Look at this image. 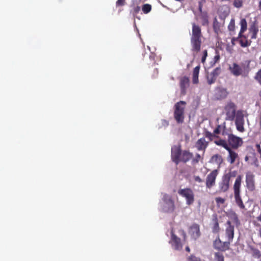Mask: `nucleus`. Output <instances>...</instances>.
Instances as JSON below:
<instances>
[{
  "label": "nucleus",
  "instance_id": "52",
  "mask_svg": "<svg viewBox=\"0 0 261 261\" xmlns=\"http://www.w3.org/2000/svg\"><path fill=\"white\" fill-rule=\"evenodd\" d=\"M181 232H182L184 238H185L186 237V232H185V231L184 230H181Z\"/></svg>",
  "mask_w": 261,
  "mask_h": 261
},
{
  "label": "nucleus",
  "instance_id": "1",
  "mask_svg": "<svg viewBox=\"0 0 261 261\" xmlns=\"http://www.w3.org/2000/svg\"><path fill=\"white\" fill-rule=\"evenodd\" d=\"M202 34L201 28L195 23H192V34L190 38L191 51L193 55L197 54L201 49L202 43Z\"/></svg>",
  "mask_w": 261,
  "mask_h": 261
},
{
  "label": "nucleus",
  "instance_id": "6",
  "mask_svg": "<svg viewBox=\"0 0 261 261\" xmlns=\"http://www.w3.org/2000/svg\"><path fill=\"white\" fill-rule=\"evenodd\" d=\"M234 120L237 130L241 133L244 132L245 131L244 126L245 124L244 111L241 110L237 111Z\"/></svg>",
  "mask_w": 261,
  "mask_h": 261
},
{
  "label": "nucleus",
  "instance_id": "30",
  "mask_svg": "<svg viewBox=\"0 0 261 261\" xmlns=\"http://www.w3.org/2000/svg\"><path fill=\"white\" fill-rule=\"evenodd\" d=\"M235 21L234 19H231L228 25V29L230 32L231 36L235 34Z\"/></svg>",
  "mask_w": 261,
  "mask_h": 261
},
{
  "label": "nucleus",
  "instance_id": "17",
  "mask_svg": "<svg viewBox=\"0 0 261 261\" xmlns=\"http://www.w3.org/2000/svg\"><path fill=\"white\" fill-rule=\"evenodd\" d=\"M221 72V69L220 67L216 68L210 74L207 75L206 79L207 83L211 85L215 82L216 79L219 75Z\"/></svg>",
  "mask_w": 261,
  "mask_h": 261
},
{
  "label": "nucleus",
  "instance_id": "49",
  "mask_svg": "<svg viewBox=\"0 0 261 261\" xmlns=\"http://www.w3.org/2000/svg\"><path fill=\"white\" fill-rule=\"evenodd\" d=\"M255 146H256V148L258 152L260 154V158L261 159V147H260V145L258 144H256Z\"/></svg>",
  "mask_w": 261,
  "mask_h": 261
},
{
  "label": "nucleus",
  "instance_id": "54",
  "mask_svg": "<svg viewBox=\"0 0 261 261\" xmlns=\"http://www.w3.org/2000/svg\"><path fill=\"white\" fill-rule=\"evenodd\" d=\"M186 250L188 252H190V249L189 248V247L187 246L186 247Z\"/></svg>",
  "mask_w": 261,
  "mask_h": 261
},
{
  "label": "nucleus",
  "instance_id": "23",
  "mask_svg": "<svg viewBox=\"0 0 261 261\" xmlns=\"http://www.w3.org/2000/svg\"><path fill=\"white\" fill-rule=\"evenodd\" d=\"M228 152V155L227 156V161L230 163L233 164L236 161V159L238 158V154L234 151L232 150L230 147L226 150Z\"/></svg>",
  "mask_w": 261,
  "mask_h": 261
},
{
  "label": "nucleus",
  "instance_id": "51",
  "mask_svg": "<svg viewBox=\"0 0 261 261\" xmlns=\"http://www.w3.org/2000/svg\"><path fill=\"white\" fill-rule=\"evenodd\" d=\"M201 2H199V9L201 11L202 9V2H205V0H201Z\"/></svg>",
  "mask_w": 261,
  "mask_h": 261
},
{
  "label": "nucleus",
  "instance_id": "55",
  "mask_svg": "<svg viewBox=\"0 0 261 261\" xmlns=\"http://www.w3.org/2000/svg\"><path fill=\"white\" fill-rule=\"evenodd\" d=\"M258 7H259V9L260 10H261V0L259 1V6H258Z\"/></svg>",
  "mask_w": 261,
  "mask_h": 261
},
{
  "label": "nucleus",
  "instance_id": "39",
  "mask_svg": "<svg viewBox=\"0 0 261 261\" xmlns=\"http://www.w3.org/2000/svg\"><path fill=\"white\" fill-rule=\"evenodd\" d=\"M202 56L201 57V62L204 64L205 62L206 57L207 56V50L206 49H204L202 51Z\"/></svg>",
  "mask_w": 261,
  "mask_h": 261
},
{
  "label": "nucleus",
  "instance_id": "31",
  "mask_svg": "<svg viewBox=\"0 0 261 261\" xmlns=\"http://www.w3.org/2000/svg\"><path fill=\"white\" fill-rule=\"evenodd\" d=\"M213 30L215 33L218 35L221 32L220 25L219 23L216 20L213 23Z\"/></svg>",
  "mask_w": 261,
  "mask_h": 261
},
{
  "label": "nucleus",
  "instance_id": "44",
  "mask_svg": "<svg viewBox=\"0 0 261 261\" xmlns=\"http://www.w3.org/2000/svg\"><path fill=\"white\" fill-rule=\"evenodd\" d=\"M188 261H200V259L193 255H191L188 258Z\"/></svg>",
  "mask_w": 261,
  "mask_h": 261
},
{
  "label": "nucleus",
  "instance_id": "38",
  "mask_svg": "<svg viewBox=\"0 0 261 261\" xmlns=\"http://www.w3.org/2000/svg\"><path fill=\"white\" fill-rule=\"evenodd\" d=\"M243 5V0H234L233 6L238 8L241 7Z\"/></svg>",
  "mask_w": 261,
  "mask_h": 261
},
{
  "label": "nucleus",
  "instance_id": "45",
  "mask_svg": "<svg viewBox=\"0 0 261 261\" xmlns=\"http://www.w3.org/2000/svg\"><path fill=\"white\" fill-rule=\"evenodd\" d=\"M125 4V0H117L116 3L117 7L123 6Z\"/></svg>",
  "mask_w": 261,
  "mask_h": 261
},
{
  "label": "nucleus",
  "instance_id": "46",
  "mask_svg": "<svg viewBox=\"0 0 261 261\" xmlns=\"http://www.w3.org/2000/svg\"><path fill=\"white\" fill-rule=\"evenodd\" d=\"M193 179L195 182H198V183H202L203 182V180L201 179L200 176L197 175H194L193 176Z\"/></svg>",
  "mask_w": 261,
  "mask_h": 261
},
{
  "label": "nucleus",
  "instance_id": "48",
  "mask_svg": "<svg viewBox=\"0 0 261 261\" xmlns=\"http://www.w3.org/2000/svg\"><path fill=\"white\" fill-rule=\"evenodd\" d=\"M162 126L165 127H167L169 125V122L165 119L162 120L161 121Z\"/></svg>",
  "mask_w": 261,
  "mask_h": 261
},
{
  "label": "nucleus",
  "instance_id": "8",
  "mask_svg": "<svg viewBox=\"0 0 261 261\" xmlns=\"http://www.w3.org/2000/svg\"><path fill=\"white\" fill-rule=\"evenodd\" d=\"M230 242L227 241L222 242L218 235L217 238L213 241V245L215 249L221 251L225 252L229 249Z\"/></svg>",
  "mask_w": 261,
  "mask_h": 261
},
{
  "label": "nucleus",
  "instance_id": "13",
  "mask_svg": "<svg viewBox=\"0 0 261 261\" xmlns=\"http://www.w3.org/2000/svg\"><path fill=\"white\" fill-rule=\"evenodd\" d=\"M180 146L174 145L171 148V159L176 165L180 162V158L182 153Z\"/></svg>",
  "mask_w": 261,
  "mask_h": 261
},
{
  "label": "nucleus",
  "instance_id": "35",
  "mask_svg": "<svg viewBox=\"0 0 261 261\" xmlns=\"http://www.w3.org/2000/svg\"><path fill=\"white\" fill-rule=\"evenodd\" d=\"M214 256L216 261H224V257L221 253L216 252Z\"/></svg>",
  "mask_w": 261,
  "mask_h": 261
},
{
  "label": "nucleus",
  "instance_id": "34",
  "mask_svg": "<svg viewBox=\"0 0 261 261\" xmlns=\"http://www.w3.org/2000/svg\"><path fill=\"white\" fill-rule=\"evenodd\" d=\"M204 136L206 138H208L210 141H212L214 138H218V136H216L214 132L213 133L206 131L204 134Z\"/></svg>",
  "mask_w": 261,
  "mask_h": 261
},
{
  "label": "nucleus",
  "instance_id": "2",
  "mask_svg": "<svg viewBox=\"0 0 261 261\" xmlns=\"http://www.w3.org/2000/svg\"><path fill=\"white\" fill-rule=\"evenodd\" d=\"M250 61H247L245 63H242L240 65L233 63L231 66H229L230 72L234 76H246L250 70Z\"/></svg>",
  "mask_w": 261,
  "mask_h": 261
},
{
  "label": "nucleus",
  "instance_id": "33",
  "mask_svg": "<svg viewBox=\"0 0 261 261\" xmlns=\"http://www.w3.org/2000/svg\"><path fill=\"white\" fill-rule=\"evenodd\" d=\"M202 160L203 158H202L199 153H196L195 157L192 160V164L193 165L197 164L200 161Z\"/></svg>",
  "mask_w": 261,
  "mask_h": 261
},
{
  "label": "nucleus",
  "instance_id": "14",
  "mask_svg": "<svg viewBox=\"0 0 261 261\" xmlns=\"http://www.w3.org/2000/svg\"><path fill=\"white\" fill-rule=\"evenodd\" d=\"M171 240L169 241V243L172 245L174 249L177 250L181 249L182 245L181 243L180 239L175 235L173 229H171Z\"/></svg>",
  "mask_w": 261,
  "mask_h": 261
},
{
  "label": "nucleus",
  "instance_id": "4",
  "mask_svg": "<svg viewBox=\"0 0 261 261\" xmlns=\"http://www.w3.org/2000/svg\"><path fill=\"white\" fill-rule=\"evenodd\" d=\"M242 177L241 175H238L234 181L233 185L234 197L235 202L237 205L242 210L245 208L242 199L241 197V185L242 182Z\"/></svg>",
  "mask_w": 261,
  "mask_h": 261
},
{
  "label": "nucleus",
  "instance_id": "50",
  "mask_svg": "<svg viewBox=\"0 0 261 261\" xmlns=\"http://www.w3.org/2000/svg\"><path fill=\"white\" fill-rule=\"evenodd\" d=\"M236 41H239V36L237 37H233L231 39V42L232 45L235 44Z\"/></svg>",
  "mask_w": 261,
  "mask_h": 261
},
{
  "label": "nucleus",
  "instance_id": "42",
  "mask_svg": "<svg viewBox=\"0 0 261 261\" xmlns=\"http://www.w3.org/2000/svg\"><path fill=\"white\" fill-rule=\"evenodd\" d=\"M222 135L224 136H227V137H228V135H231L232 134L228 133L227 131L226 130V128L225 126V123H223V129L222 130V132L221 133Z\"/></svg>",
  "mask_w": 261,
  "mask_h": 261
},
{
  "label": "nucleus",
  "instance_id": "29",
  "mask_svg": "<svg viewBox=\"0 0 261 261\" xmlns=\"http://www.w3.org/2000/svg\"><path fill=\"white\" fill-rule=\"evenodd\" d=\"M241 29L239 34L240 36L242 34H243L247 30V23L245 19L243 18L240 21Z\"/></svg>",
  "mask_w": 261,
  "mask_h": 261
},
{
  "label": "nucleus",
  "instance_id": "26",
  "mask_svg": "<svg viewBox=\"0 0 261 261\" xmlns=\"http://www.w3.org/2000/svg\"><path fill=\"white\" fill-rule=\"evenodd\" d=\"M213 226L212 227V231L214 233H217L220 231V227L218 220L216 216L213 218Z\"/></svg>",
  "mask_w": 261,
  "mask_h": 261
},
{
  "label": "nucleus",
  "instance_id": "41",
  "mask_svg": "<svg viewBox=\"0 0 261 261\" xmlns=\"http://www.w3.org/2000/svg\"><path fill=\"white\" fill-rule=\"evenodd\" d=\"M140 11V7L138 6H135L132 10V13L134 15H137Z\"/></svg>",
  "mask_w": 261,
  "mask_h": 261
},
{
  "label": "nucleus",
  "instance_id": "32",
  "mask_svg": "<svg viewBox=\"0 0 261 261\" xmlns=\"http://www.w3.org/2000/svg\"><path fill=\"white\" fill-rule=\"evenodd\" d=\"M142 11L145 14H147L150 12L151 10V6L150 4H144L142 7Z\"/></svg>",
  "mask_w": 261,
  "mask_h": 261
},
{
  "label": "nucleus",
  "instance_id": "19",
  "mask_svg": "<svg viewBox=\"0 0 261 261\" xmlns=\"http://www.w3.org/2000/svg\"><path fill=\"white\" fill-rule=\"evenodd\" d=\"M210 162L212 164H216L218 166L217 169L219 170L223 162V159L221 155L215 154L211 157Z\"/></svg>",
  "mask_w": 261,
  "mask_h": 261
},
{
  "label": "nucleus",
  "instance_id": "40",
  "mask_svg": "<svg viewBox=\"0 0 261 261\" xmlns=\"http://www.w3.org/2000/svg\"><path fill=\"white\" fill-rule=\"evenodd\" d=\"M255 79L261 85V69L256 73Z\"/></svg>",
  "mask_w": 261,
  "mask_h": 261
},
{
  "label": "nucleus",
  "instance_id": "9",
  "mask_svg": "<svg viewBox=\"0 0 261 261\" xmlns=\"http://www.w3.org/2000/svg\"><path fill=\"white\" fill-rule=\"evenodd\" d=\"M227 142L228 145L231 148L238 149L243 144L242 139L237 136L231 134L228 135L227 138Z\"/></svg>",
  "mask_w": 261,
  "mask_h": 261
},
{
  "label": "nucleus",
  "instance_id": "7",
  "mask_svg": "<svg viewBox=\"0 0 261 261\" xmlns=\"http://www.w3.org/2000/svg\"><path fill=\"white\" fill-rule=\"evenodd\" d=\"M236 109L237 106L234 102L230 101L227 103L224 107L227 120L232 121L234 119L237 113Z\"/></svg>",
  "mask_w": 261,
  "mask_h": 261
},
{
  "label": "nucleus",
  "instance_id": "16",
  "mask_svg": "<svg viewBox=\"0 0 261 261\" xmlns=\"http://www.w3.org/2000/svg\"><path fill=\"white\" fill-rule=\"evenodd\" d=\"M226 227L225 229V234L227 241L232 242L234 238V227L230 221H227L226 223Z\"/></svg>",
  "mask_w": 261,
  "mask_h": 261
},
{
  "label": "nucleus",
  "instance_id": "43",
  "mask_svg": "<svg viewBox=\"0 0 261 261\" xmlns=\"http://www.w3.org/2000/svg\"><path fill=\"white\" fill-rule=\"evenodd\" d=\"M216 55L215 56L214 58V64L219 62L220 59V56L218 53V51H216Z\"/></svg>",
  "mask_w": 261,
  "mask_h": 261
},
{
  "label": "nucleus",
  "instance_id": "20",
  "mask_svg": "<svg viewBox=\"0 0 261 261\" xmlns=\"http://www.w3.org/2000/svg\"><path fill=\"white\" fill-rule=\"evenodd\" d=\"M163 200L164 202L168 205V211L169 212H173L175 209L174 202L171 198V196L165 194L164 196Z\"/></svg>",
  "mask_w": 261,
  "mask_h": 261
},
{
  "label": "nucleus",
  "instance_id": "11",
  "mask_svg": "<svg viewBox=\"0 0 261 261\" xmlns=\"http://www.w3.org/2000/svg\"><path fill=\"white\" fill-rule=\"evenodd\" d=\"M245 182L246 188L250 191L253 192L255 190V175L250 171H248L246 173Z\"/></svg>",
  "mask_w": 261,
  "mask_h": 261
},
{
  "label": "nucleus",
  "instance_id": "25",
  "mask_svg": "<svg viewBox=\"0 0 261 261\" xmlns=\"http://www.w3.org/2000/svg\"><path fill=\"white\" fill-rule=\"evenodd\" d=\"M258 32V29L257 25L255 23H253L249 28V33L250 34L251 39H256Z\"/></svg>",
  "mask_w": 261,
  "mask_h": 261
},
{
  "label": "nucleus",
  "instance_id": "15",
  "mask_svg": "<svg viewBox=\"0 0 261 261\" xmlns=\"http://www.w3.org/2000/svg\"><path fill=\"white\" fill-rule=\"evenodd\" d=\"M189 233L194 240L197 239L201 236L200 226L199 224L194 223L189 228Z\"/></svg>",
  "mask_w": 261,
  "mask_h": 261
},
{
  "label": "nucleus",
  "instance_id": "22",
  "mask_svg": "<svg viewBox=\"0 0 261 261\" xmlns=\"http://www.w3.org/2000/svg\"><path fill=\"white\" fill-rule=\"evenodd\" d=\"M193 156V153L189 151L186 150H183L180 158V162H181L186 163L189 161L192 158Z\"/></svg>",
  "mask_w": 261,
  "mask_h": 261
},
{
  "label": "nucleus",
  "instance_id": "36",
  "mask_svg": "<svg viewBox=\"0 0 261 261\" xmlns=\"http://www.w3.org/2000/svg\"><path fill=\"white\" fill-rule=\"evenodd\" d=\"M223 129V125H218L217 127L214 130V134L217 136V135H219L221 134L222 132V130Z\"/></svg>",
  "mask_w": 261,
  "mask_h": 261
},
{
  "label": "nucleus",
  "instance_id": "56",
  "mask_svg": "<svg viewBox=\"0 0 261 261\" xmlns=\"http://www.w3.org/2000/svg\"><path fill=\"white\" fill-rule=\"evenodd\" d=\"M245 161H247L248 160V157L246 156L245 157Z\"/></svg>",
  "mask_w": 261,
  "mask_h": 261
},
{
  "label": "nucleus",
  "instance_id": "10",
  "mask_svg": "<svg viewBox=\"0 0 261 261\" xmlns=\"http://www.w3.org/2000/svg\"><path fill=\"white\" fill-rule=\"evenodd\" d=\"M219 173L218 169H215L210 173L206 176L205 186L207 189H211L215 185L216 178Z\"/></svg>",
  "mask_w": 261,
  "mask_h": 261
},
{
  "label": "nucleus",
  "instance_id": "12",
  "mask_svg": "<svg viewBox=\"0 0 261 261\" xmlns=\"http://www.w3.org/2000/svg\"><path fill=\"white\" fill-rule=\"evenodd\" d=\"M231 177L230 173L225 174L222 176L221 181L219 183V189L220 192H225L228 190Z\"/></svg>",
  "mask_w": 261,
  "mask_h": 261
},
{
  "label": "nucleus",
  "instance_id": "3",
  "mask_svg": "<svg viewBox=\"0 0 261 261\" xmlns=\"http://www.w3.org/2000/svg\"><path fill=\"white\" fill-rule=\"evenodd\" d=\"M186 102L179 101L176 102L174 106V118L176 122L178 124L184 122L185 119V110Z\"/></svg>",
  "mask_w": 261,
  "mask_h": 261
},
{
  "label": "nucleus",
  "instance_id": "37",
  "mask_svg": "<svg viewBox=\"0 0 261 261\" xmlns=\"http://www.w3.org/2000/svg\"><path fill=\"white\" fill-rule=\"evenodd\" d=\"M253 256L256 258H260L261 256V253L259 250L257 249H253L252 250Z\"/></svg>",
  "mask_w": 261,
  "mask_h": 261
},
{
  "label": "nucleus",
  "instance_id": "28",
  "mask_svg": "<svg viewBox=\"0 0 261 261\" xmlns=\"http://www.w3.org/2000/svg\"><path fill=\"white\" fill-rule=\"evenodd\" d=\"M214 143L218 146H222L226 150L228 149L230 146L228 144L227 140L226 141L224 139H220L218 140L214 141Z\"/></svg>",
  "mask_w": 261,
  "mask_h": 261
},
{
  "label": "nucleus",
  "instance_id": "5",
  "mask_svg": "<svg viewBox=\"0 0 261 261\" xmlns=\"http://www.w3.org/2000/svg\"><path fill=\"white\" fill-rule=\"evenodd\" d=\"M178 193L186 199L187 205H190L193 203L194 201V194L191 189L187 188L179 189L178 191Z\"/></svg>",
  "mask_w": 261,
  "mask_h": 261
},
{
  "label": "nucleus",
  "instance_id": "24",
  "mask_svg": "<svg viewBox=\"0 0 261 261\" xmlns=\"http://www.w3.org/2000/svg\"><path fill=\"white\" fill-rule=\"evenodd\" d=\"M189 80L187 77L184 76L180 81V87L182 94L185 95L186 92V89L189 86Z\"/></svg>",
  "mask_w": 261,
  "mask_h": 261
},
{
  "label": "nucleus",
  "instance_id": "18",
  "mask_svg": "<svg viewBox=\"0 0 261 261\" xmlns=\"http://www.w3.org/2000/svg\"><path fill=\"white\" fill-rule=\"evenodd\" d=\"M208 142L206 141L205 138L202 137L198 139L195 142V147L198 151H202L204 153L208 146Z\"/></svg>",
  "mask_w": 261,
  "mask_h": 261
},
{
  "label": "nucleus",
  "instance_id": "27",
  "mask_svg": "<svg viewBox=\"0 0 261 261\" xmlns=\"http://www.w3.org/2000/svg\"><path fill=\"white\" fill-rule=\"evenodd\" d=\"M200 70V66L195 67L193 71L192 81L193 84H197L198 83V74Z\"/></svg>",
  "mask_w": 261,
  "mask_h": 261
},
{
  "label": "nucleus",
  "instance_id": "21",
  "mask_svg": "<svg viewBox=\"0 0 261 261\" xmlns=\"http://www.w3.org/2000/svg\"><path fill=\"white\" fill-rule=\"evenodd\" d=\"M239 42L241 47H246L251 45V41L248 40L247 37L244 35L243 34H242L241 36H240V34H239Z\"/></svg>",
  "mask_w": 261,
  "mask_h": 261
},
{
  "label": "nucleus",
  "instance_id": "53",
  "mask_svg": "<svg viewBox=\"0 0 261 261\" xmlns=\"http://www.w3.org/2000/svg\"><path fill=\"white\" fill-rule=\"evenodd\" d=\"M256 219L258 221L261 222V213L256 218Z\"/></svg>",
  "mask_w": 261,
  "mask_h": 261
},
{
  "label": "nucleus",
  "instance_id": "47",
  "mask_svg": "<svg viewBox=\"0 0 261 261\" xmlns=\"http://www.w3.org/2000/svg\"><path fill=\"white\" fill-rule=\"evenodd\" d=\"M216 201L218 203L223 204L225 202V199L220 197L216 198Z\"/></svg>",
  "mask_w": 261,
  "mask_h": 261
}]
</instances>
